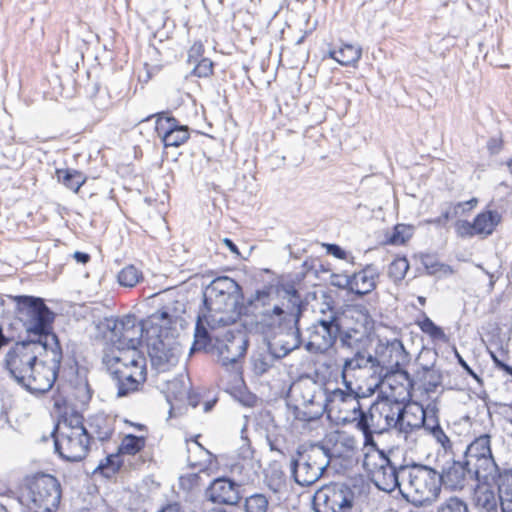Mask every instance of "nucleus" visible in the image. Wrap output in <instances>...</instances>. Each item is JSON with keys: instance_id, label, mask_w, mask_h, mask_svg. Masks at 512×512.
<instances>
[{"instance_id": "1", "label": "nucleus", "mask_w": 512, "mask_h": 512, "mask_svg": "<svg viewBox=\"0 0 512 512\" xmlns=\"http://www.w3.org/2000/svg\"><path fill=\"white\" fill-rule=\"evenodd\" d=\"M19 319L23 323L28 339L16 342L5 356V367L20 384L32 365L50 348L53 332L54 313L41 298L17 296Z\"/></svg>"}, {"instance_id": "2", "label": "nucleus", "mask_w": 512, "mask_h": 512, "mask_svg": "<svg viewBox=\"0 0 512 512\" xmlns=\"http://www.w3.org/2000/svg\"><path fill=\"white\" fill-rule=\"evenodd\" d=\"M244 310L243 294L238 283L230 277L214 279L204 292V307L200 310L192 350L206 347L212 338L219 341L216 330L236 323Z\"/></svg>"}, {"instance_id": "3", "label": "nucleus", "mask_w": 512, "mask_h": 512, "mask_svg": "<svg viewBox=\"0 0 512 512\" xmlns=\"http://www.w3.org/2000/svg\"><path fill=\"white\" fill-rule=\"evenodd\" d=\"M184 304L174 301L148 317L147 351L151 366L157 373L172 370L182 354L178 327H182Z\"/></svg>"}, {"instance_id": "4", "label": "nucleus", "mask_w": 512, "mask_h": 512, "mask_svg": "<svg viewBox=\"0 0 512 512\" xmlns=\"http://www.w3.org/2000/svg\"><path fill=\"white\" fill-rule=\"evenodd\" d=\"M401 495L415 506L430 504L439 495V473L424 465L400 467Z\"/></svg>"}, {"instance_id": "5", "label": "nucleus", "mask_w": 512, "mask_h": 512, "mask_svg": "<svg viewBox=\"0 0 512 512\" xmlns=\"http://www.w3.org/2000/svg\"><path fill=\"white\" fill-rule=\"evenodd\" d=\"M55 450L66 461L76 462L88 453L90 436L78 413L66 415L55 428Z\"/></svg>"}, {"instance_id": "6", "label": "nucleus", "mask_w": 512, "mask_h": 512, "mask_svg": "<svg viewBox=\"0 0 512 512\" xmlns=\"http://www.w3.org/2000/svg\"><path fill=\"white\" fill-rule=\"evenodd\" d=\"M365 497L364 485L331 483L315 492L313 505L316 512H352Z\"/></svg>"}, {"instance_id": "7", "label": "nucleus", "mask_w": 512, "mask_h": 512, "mask_svg": "<svg viewBox=\"0 0 512 512\" xmlns=\"http://www.w3.org/2000/svg\"><path fill=\"white\" fill-rule=\"evenodd\" d=\"M50 345L19 384L31 393L49 391L57 378L62 361V349L58 337H50Z\"/></svg>"}, {"instance_id": "8", "label": "nucleus", "mask_w": 512, "mask_h": 512, "mask_svg": "<svg viewBox=\"0 0 512 512\" xmlns=\"http://www.w3.org/2000/svg\"><path fill=\"white\" fill-rule=\"evenodd\" d=\"M402 403L382 396L369 409L362 413L357 428L364 435V446L375 444L373 433H381L399 422Z\"/></svg>"}, {"instance_id": "9", "label": "nucleus", "mask_w": 512, "mask_h": 512, "mask_svg": "<svg viewBox=\"0 0 512 512\" xmlns=\"http://www.w3.org/2000/svg\"><path fill=\"white\" fill-rule=\"evenodd\" d=\"M255 306L262 308L259 312L257 324L266 335L298 323L299 309L289 303H272V299L267 292H257Z\"/></svg>"}, {"instance_id": "10", "label": "nucleus", "mask_w": 512, "mask_h": 512, "mask_svg": "<svg viewBox=\"0 0 512 512\" xmlns=\"http://www.w3.org/2000/svg\"><path fill=\"white\" fill-rule=\"evenodd\" d=\"M339 340L348 348L364 347L369 342L373 321L368 311L361 306L347 307L338 318Z\"/></svg>"}, {"instance_id": "11", "label": "nucleus", "mask_w": 512, "mask_h": 512, "mask_svg": "<svg viewBox=\"0 0 512 512\" xmlns=\"http://www.w3.org/2000/svg\"><path fill=\"white\" fill-rule=\"evenodd\" d=\"M113 359L112 376L116 381L117 397L137 391L146 379L145 359L137 350H131V354H119Z\"/></svg>"}, {"instance_id": "12", "label": "nucleus", "mask_w": 512, "mask_h": 512, "mask_svg": "<svg viewBox=\"0 0 512 512\" xmlns=\"http://www.w3.org/2000/svg\"><path fill=\"white\" fill-rule=\"evenodd\" d=\"M366 452L363 467L370 475L374 484L385 492H392L401 488L400 468L392 465L389 458L376 447V444L364 446Z\"/></svg>"}, {"instance_id": "13", "label": "nucleus", "mask_w": 512, "mask_h": 512, "mask_svg": "<svg viewBox=\"0 0 512 512\" xmlns=\"http://www.w3.org/2000/svg\"><path fill=\"white\" fill-rule=\"evenodd\" d=\"M465 461L477 481L496 480L499 468L492 455L490 434L480 435L467 446Z\"/></svg>"}, {"instance_id": "14", "label": "nucleus", "mask_w": 512, "mask_h": 512, "mask_svg": "<svg viewBox=\"0 0 512 512\" xmlns=\"http://www.w3.org/2000/svg\"><path fill=\"white\" fill-rule=\"evenodd\" d=\"M329 464L325 450L320 445H313L298 451L292 462V474L297 484L309 486L322 476Z\"/></svg>"}, {"instance_id": "15", "label": "nucleus", "mask_w": 512, "mask_h": 512, "mask_svg": "<svg viewBox=\"0 0 512 512\" xmlns=\"http://www.w3.org/2000/svg\"><path fill=\"white\" fill-rule=\"evenodd\" d=\"M345 389L335 388L331 391L327 390L326 411L330 416H334L337 420L358 424L362 417L358 394L352 387L349 380L343 382Z\"/></svg>"}, {"instance_id": "16", "label": "nucleus", "mask_w": 512, "mask_h": 512, "mask_svg": "<svg viewBox=\"0 0 512 512\" xmlns=\"http://www.w3.org/2000/svg\"><path fill=\"white\" fill-rule=\"evenodd\" d=\"M28 497L31 512H55L61 498L60 484L51 475L36 476L29 485Z\"/></svg>"}, {"instance_id": "17", "label": "nucleus", "mask_w": 512, "mask_h": 512, "mask_svg": "<svg viewBox=\"0 0 512 512\" xmlns=\"http://www.w3.org/2000/svg\"><path fill=\"white\" fill-rule=\"evenodd\" d=\"M294 391H298L296 399V417L303 421L318 419L326 411L327 390L313 381L300 382Z\"/></svg>"}, {"instance_id": "18", "label": "nucleus", "mask_w": 512, "mask_h": 512, "mask_svg": "<svg viewBox=\"0 0 512 512\" xmlns=\"http://www.w3.org/2000/svg\"><path fill=\"white\" fill-rule=\"evenodd\" d=\"M147 321L148 318L139 324L134 317L126 316L115 323L111 341L120 354H131V350H137L143 338L147 343Z\"/></svg>"}, {"instance_id": "19", "label": "nucleus", "mask_w": 512, "mask_h": 512, "mask_svg": "<svg viewBox=\"0 0 512 512\" xmlns=\"http://www.w3.org/2000/svg\"><path fill=\"white\" fill-rule=\"evenodd\" d=\"M337 336H339L338 317L330 314L308 328L306 349L312 353H324L334 345Z\"/></svg>"}, {"instance_id": "20", "label": "nucleus", "mask_w": 512, "mask_h": 512, "mask_svg": "<svg viewBox=\"0 0 512 512\" xmlns=\"http://www.w3.org/2000/svg\"><path fill=\"white\" fill-rule=\"evenodd\" d=\"M376 386L382 396L404 403L411 398L412 382L404 369L384 371L381 377H376Z\"/></svg>"}, {"instance_id": "21", "label": "nucleus", "mask_w": 512, "mask_h": 512, "mask_svg": "<svg viewBox=\"0 0 512 512\" xmlns=\"http://www.w3.org/2000/svg\"><path fill=\"white\" fill-rule=\"evenodd\" d=\"M381 377L384 371L403 369L410 362V355L400 340L394 339L378 347L376 351Z\"/></svg>"}, {"instance_id": "22", "label": "nucleus", "mask_w": 512, "mask_h": 512, "mask_svg": "<svg viewBox=\"0 0 512 512\" xmlns=\"http://www.w3.org/2000/svg\"><path fill=\"white\" fill-rule=\"evenodd\" d=\"M268 340V348L274 358H283L301 344L297 325L289 326L272 333Z\"/></svg>"}, {"instance_id": "23", "label": "nucleus", "mask_w": 512, "mask_h": 512, "mask_svg": "<svg viewBox=\"0 0 512 512\" xmlns=\"http://www.w3.org/2000/svg\"><path fill=\"white\" fill-rule=\"evenodd\" d=\"M320 447L325 450L330 460L332 457L350 456L357 448V441L346 431L334 430L326 434Z\"/></svg>"}, {"instance_id": "24", "label": "nucleus", "mask_w": 512, "mask_h": 512, "mask_svg": "<svg viewBox=\"0 0 512 512\" xmlns=\"http://www.w3.org/2000/svg\"><path fill=\"white\" fill-rule=\"evenodd\" d=\"M247 349V339L243 332L237 331L233 333L228 331L224 339L219 341V356L223 366H228L237 362Z\"/></svg>"}, {"instance_id": "25", "label": "nucleus", "mask_w": 512, "mask_h": 512, "mask_svg": "<svg viewBox=\"0 0 512 512\" xmlns=\"http://www.w3.org/2000/svg\"><path fill=\"white\" fill-rule=\"evenodd\" d=\"M155 129L166 147H178L189 138L188 127L179 125L172 117L159 116Z\"/></svg>"}, {"instance_id": "26", "label": "nucleus", "mask_w": 512, "mask_h": 512, "mask_svg": "<svg viewBox=\"0 0 512 512\" xmlns=\"http://www.w3.org/2000/svg\"><path fill=\"white\" fill-rule=\"evenodd\" d=\"M188 465L197 469L200 473L211 475L218 471L219 464L216 456L205 449L197 440H191L187 444Z\"/></svg>"}, {"instance_id": "27", "label": "nucleus", "mask_w": 512, "mask_h": 512, "mask_svg": "<svg viewBox=\"0 0 512 512\" xmlns=\"http://www.w3.org/2000/svg\"><path fill=\"white\" fill-rule=\"evenodd\" d=\"M439 478L440 484L443 483L452 490H458L464 488L470 480L475 479V474L466 465V461H453L442 470Z\"/></svg>"}, {"instance_id": "28", "label": "nucleus", "mask_w": 512, "mask_h": 512, "mask_svg": "<svg viewBox=\"0 0 512 512\" xmlns=\"http://www.w3.org/2000/svg\"><path fill=\"white\" fill-rule=\"evenodd\" d=\"M355 370H367L372 377H379L380 368L377 356H373L364 350H359L353 357L346 359L341 372L343 382H346L348 380L347 377Z\"/></svg>"}, {"instance_id": "29", "label": "nucleus", "mask_w": 512, "mask_h": 512, "mask_svg": "<svg viewBox=\"0 0 512 512\" xmlns=\"http://www.w3.org/2000/svg\"><path fill=\"white\" fill-rule=\"evenodd\" d=\"M208 495L211 501L226 505H235L240 499L236 484L226 478L214 480L209 487Z\"/></svg>"}, {"instance_id": "30", "label": "nucleus", "mask_w": 512, "mask_h": 512, "mask_svg": "<svg viewBox=\"0 0 512 512\" xmlns=\"http://www.w3.org/2000/svg\"><path fill=\"white\" fill-rule=\"evenodd\" d=\"M378 277V270L374 266L368 265L363 270L347 277L346 286L356 294L365 295L375 289Z\"/></svg>"}, {"instance_id": "31", "label": "nucleus", "mask_w": 512, "mask_h": 512, "mask_svg": "<svg viewBox=\"0 0 512 512\" xmlns=\"http://www.w3.org/2000/svg\"><path fill=\"white\" fill-rule=\"evenodd\" d=\"M399 422L397 426L400 431L408 429H426L428 423L427 414L424 408L418 404L401 405Z\"/></svg>"}, {"instance_id": "32", "label": "nucleus", "mask_w": 512, "mask_h": 512, "mask_svg": "<svg viewBox=\"0 0 512 512\" xmlns=\"http://www.w3.org/2000/svg\"><path fill=\"white\" fill-rule=\"evenodd\" d=\"M478 482L473 498L475 506L486 512H496L499 498L495 495L491 483L497 484V481Z\"/></svg>"}, {"instance_id": "33", "label": "nucleus", "mask_w": 512, "mask_h": 512, "mask_svg": "<svg viewBox=\"0 0 512 512\" xmlns=\"http://www.w3.org/2000/svg\"><path fill=\"white\" fill-rule=\"evenodd\" d=\"M362 56V48L357 45L344 43L338 49H330L328 57L342 66L355 67Z\"/></svg>"}, {"instance_id": "34", "label": "nucleus", "mask_w": 512, "mask_h": 512, "mask_svg": "<svg viewBox=\"0 0 512 512\" xmlns=\"http://www.w3.org/2000/svg\"><path fill=\"white\" fill-rule=\"evenodd\" d=\"M496 481L502 512H512V472L498 473Z\"/></svg>"}, {"instance_id": "35", "label": "nucleus", "mask_w": 512, "mask_h": 512, "mask_svg": "<svg viewBox=\"0 0 512 512\" xmlns=\"http://www.w3.org/2000/svg\"><path fill=\"white\" fill-rule=\"evenodd\" d=\"M501 216L497 211H485L476 216L474 219V228L477 235H490L500 223Z\"/></svg>"}, {"instance_id": "36", "label": "nucleus", "mask_w": 512, "mask_h": 512, "mask_svg": "<svg viewBox=\"0 0 512 512\" xmlns=\"http://www.w3.org/2000/svg\"><path fill=\"white\" fill-rule=\"evenodd\" d=\"M56 174L58 180L74 192H77L86 181L82 173L75 170L60 169L56 171Z\"/></svg>"}, {"instance_id": "37", "label": "nucleus", "mask_w": 512, "mask_h": 512, "mask_svg": "<svg viewBox=\"0 0 512 512\" xmlns=\"http://www.w3.org/2000/svg\"><path fill=\"white\" fill-rule=\"evenodd\" d=\"M118 282L124 287H134L142 279V272L134 265L125 266L117 275Z\"/></svg>"}, {"instance_id": "38", "label": "nucleus", "mask_w": 512, "mask_h": 512, "mask_svg": "<svg viewBox=\"0 0 512 512\" xmlns=\"http://www.w3.org/2000/svg\"><path fill=\"white\" fill-rule=\"evenodd\" d=\"M146 439L144 436L126 435L119 446L121 454L135 455L145 447Z\"/></svg>"}, {"instance_id": "39", "label": "nucleus", "mask_w": 512, "mask_h": 512, "mask_svg": "<svg viewBox=\"0 0 512 512\" xmlns=\"http://www.w3.org/2000/svg\"><path fill=\"white\" fill-rule=\"evenodd\" d=\"M253 452L251 451L249 446H245L243 448V460L242 463H237L233 467V471H238L239 473H244V477L249 479L253 473H255V469L258 465L257 461L253 459Z\"/></svg>"}, {"instance_id": "40", "label": "nucleus", "mask_w": 512, "mask_h": 512, "mask_svg": "<svg viewBox=\"0 0 512 512\" xmlns=\"http://www.w3.org/2000/svg\"><path fill=\"white\" fill-rule=\"evenodd\" d=\"M421 331L431 337L433 340L447 342L448 337L444 330L437 326L429 317L425 316L423 320L418 322Z\"/></svg>"}, {"instance_id": "41", "label": "nucleus", "mask_w": 512, "mask_h": 512, "mask_svg": "<svg viewBox=\"0 0 512 512\" xmlns=\"http://www.w3.org/2000/svg\"><path fill=\"white\" fill-rule=\"evenodd\" d=\"M434 424L430 425V420H428V423L426 425V436L431 435L435 441L441 445V447L448 451L451 449V441L448 438V436L445 434L441 426L439 425L437 420H433Z\"/></svg>"}, {"instance_id": "42", "label": "nucleus", "mask_w": 512, "mask_h": 512, "mask_svg": "<svg viewBox=\"0 0 512 512\" xmlns=\"http://www.w3.org/2000/svg\"><path fill=\"white\" fill-rule=\"evenodd\" d=\"M436 512H470V508L463 499L452 496L441 502Z\"/></svg>"}, {"instance_id": "43", "label": "nucleus", "mask_w": 512, "mask_h": 512, "mask_svg": "<svg viewBox=\"0 0 512 512\" xmlns=\"http://www.w3.org/2000/svg\"><path fill=\"white\" fill-rule=\"evenodd\" d=\"M188 392V387L184 382L178 378L173 379L167 383L166 397L168 402L172 400H182Z\"/></svg>"}, {"instance_id": "44", "label": "nucleus", "mask_w": 512, "mask_h": 512, "mask_svg": "<svg viewBox=\"0 0 512 512\" xmlns=\"http://www.w3.org/2000/svg\"><path fill=\"white\" fill-rule=\"evenodd\" d=\"M268 507V499L263 494H254L245 500V512H268Z\"/></svg>"}, {"instance_id": "45", "label": "nucleus", "mask_w": 512, "mask_h": 512, "mask_svg": "<svg viewBox=\"0 0 512 512\" xmlns=\"http://www.w3.org/2000/svg\"><path fill=\"white\" fill-rule=\"evenodd\" d=\"M409 270V262L404 257L396 258L388 268L389 276L395 281L402 280Z\"/></svg>"}, {"instance_id": "46", "label": "nucleus", "mask_w": 512, "mask_h": 512, "mask_svg": "<svg viewBox=\"0 0 512 512\" xmlns=\"http://www.w3.org/2000/svg\"><path fill=\"white\" fill-rule=\"evenodd\" d=\"M401 432L404 433L405 443L410 449H416L419 445L424 443L427 437L426 431L423 428L408 429Z\"/></svg>"}, {"instance_id": "47", "label": "nucleus", "mask_w": 512, "mask_h": 512, "mask_svg": "<svg viewBox=\"0 0 512 512\" xmlns=\"http://www.w3.org/2000/svg\"><path fill=\"white\" fill-rule=\"evenodd\" d=\"M412 236V228L404 224L395 226L392 235L388 238V243L392 245L404 244Z\"/></svg>"}, {"instance_id": "48", "label": "nucleus", "mask_w": 512, "mask_h": 512, "mask_svg": "<svg viewBox=\"0 0 512 512\" xmlns=\"http://www.w3.org/2000/svg\"><path fill=\"white\" fill-rule=\"evenodd\" d=\"M193 74L197 77H208L212 74L213 63L208 58H201V60L193 63Z\"/></svg>"}, {"instance_id": "49", "label": "nucleus", "mask_w": 512, "mask_h": 512, "mask_svg": "<svg viewBox=\"0 0 512 512\" xmlns=\"http://www.w3.org/2000/svg\"><path fill=\"white\" fill-rule=\"evenodd\" d=\"M268 487L275 493L282 491L285 488V477L282 472L275 471L273 475L267 480Z\"/></svg>"}, {"instance_id": "50", "label": "nucleus", "mask_w": 512, "mask_h": 512, "mask_svg": "<svg viewBox=\"0 0 512 512\" xmlns=\"http://www.w3.org/2000/svg\"><path fill=\"white\" fill-rule=\"evenodd\" d=\"M455 229L457 234L461 237H472L477 235L473 222L471 223L469 221L459 220L455 224Z\"/></svg>"}, {"instance_id": "51", "label": "nucleus", "mask_w": 512, "mask_h": 512, "mask_svg": "<svg viewBox=\"0 0 512 512\" xmlns=\"http://www.w3.org/2000/svg\"><path fill=\"white\" fill-rule=\"evenodd\" d=\"M457 215H454V210H453V206L449 207L448 209H446L442 214L441 216L437 217V218H434V219H428V220H425L424 223L425 224H433V225H437V226H445L447 224V222L453 218V217H456Z\"/></svg>"}, {"instance_id": "52", "label": "nucleus", "mask_w": 512, "mask_h": 512, "mask_svg": "<svg viewBox=\"0 0 512 512\" xmlns=\"http://www.w3.org/2000/svg\"><path fill=\"white\" fill-rule=\"evenodd\" d=\"M204 48L201 42H195L188 51V62L193 64L201 60Z\"/></svg>"}, {"instance_id": "53", "label": "nucleus", "mask_w": 512, "mask_h": 512, "mask_svg": "<svg viewBox=\"0 0 512 512\" xmlns=\"http://www.w3.org/2000/svg\"><path fill=\"white\" fill-rule=\"evenodd\" d=\"M159 66L154 65L150 66L145 64L143 69H141L138 73V79L142 82H148L152 76L159 71Z\"/></svg>"}, {"instance_id": "54", "label": "nucleus", "mask_w": 512, "mask_h": 512, "mask_svg": "<svg viewBox=\"0 0 512 512\" xmlns=\"http://www.w3.org/2000/svg\"><path fill=\"white\" fill-rule=\"evenodd\" d=\"M270 366V362L266 359V357L262 355L255 357L253 360V368L257 374L265 373L270 368Z\"/></svg>"}, {"instance_id": "55", "label": "nucleus", "mask_w": 512, "mask_h": 512, "mask_svg": "<svg viewBox=\"0 0 512 512\" xmlns=\"http://www.w3.org/2000/svg\"><path fill=\"white\" fill-rule=\"evenodd\" d=\"M326 252L335 258L345 260L347 259V252L336 244H325Z\"/></svg>"}, {"instance_id": "56", "label": "nucleus", "mask_w": 512, "mask_h": 512, "mask_svg": "<svg viewBox=\"0 0 512 512\" xmlns=\"http://www.w3.org/2000/svg\"><path fill=\"white\" fill-rule=\"evenodd\" d=\"M199 475L197 473L187 474L185 476L180 477V483L185 488H192L195 485H198Z\"/></svg>"}, {"instance_id": "57", "label": "nucleus", "mask_w": 512, "mask_h": 512, "mask_svg": "<svg viewBox=\"0 0 512 512\" xmlns=\"http://www.w3.org/2000/svg\"><path fill=\"white\" fill-rule=\"evenodd\" d=\"M455 356L458 360V363L466 370V372L471 375L478 383H481V378L470 368V366L457 351H455Z\"/></svg>"}, {"instance_id": "58", "label": "nucleus", "mask_w": 512, "mask_h": 512, "mask_svg": "<svg viewBox=\"0 0 512 512\" xmlns=\"http://www.w3.org/2000/svg\"><path fill=\"white\" fill-rule=\"evenodd\" d=\"M477 203H478L477 199L473 198L467 202L458 203V204L454 205L453 206L454 215H459V210L464 209L465 206H469V209H472L473 207H475L477 205Z\"/></svg>"}, {"instance_id": "59", "label": "nucleus", "mask_w": 512, "mask_h": 512, "mask_svg": "<svg viewBox=\"0 0 512 512\" xmlns=\"http://www.w3.org/2000/svg\"><path fill=\"white\" fill-rule=\"evenodd\" d=\"M73 258L78 262V263H81V264H86L89 259H90V256L87 254V253H83V252H75L73 254Z\"/></svg>"}, {"instance_id": "60", "label": "nucleus", "mask_w": 512, "mask_h": 512, "mask_svg": "<svg viewBox=\"0 0 512 512\" xmlns=\"http://www.w3.org/2000/svg\"><path fill=\"white\" fill-rule=\"evenodd\" d=\"M223 243L233 254H235L236 256H240V252L237 246L229 238H224Z\"/></svg>"}, {"instance_id": "61", "label": "nucleus", "mask_w": 512, "mask_h": 512, "mask_svg": "<svg viewBox=\"0 0 512 512\" xmlns=\"http://www.w3.org/2000/svg\"><path fill=\"white\" fill-rule=\"evenodd\" d=\"M490 355H491V357H492V359H493L494 363H495L498 367L503 368L504 370H506V371H508L509 373H511V374H512V368H511V367H509V366L505 365L503 362H501V361L496 357V355H495L493 352H490Z\"/></svg>"}, {"instance_id": "62", "label": "nucleus", "mask_w": 512, "mask_h": 512, "mask_svg": "<svg viewBox=\"0 0 512 512\" xmlns=\"http://www.w3.org/2000/svg\"><path fill=\"white\" fill-rule=\"evenodd\" d=\"M490 355H491V357H492V359H493L494 363H495L498 367L503 368L504 370H506V371H508L509 373H511V374H512V368H511V367H509V366L505 365L503 362H501V361L496 357V355H495L493 352H490Z\"/></svg>"}, {"instance_id": "63", "label": "nucleus", "mask_w": 512, "mask_h": 512, "mask_svg": "<svg viewBox=\"0 0 512 512\" xmlns=\"http://www.w3.org/2000/svg\"><path fill=\"white\" fill-rule=\"evenodd\" d=\"M490 355H491V357H492V359H493L494 363H495L498 367L503 368L504 370H506V371H508L509 373H511V374H512V368H511V367H509V366L505 365L503 362H501V361L496 357V355H495L493 352H490Z\"/></svg>"}, {"instance_id": "64", "label": "nucleus", "mask_w": 512, "mask_h": 512, "mask_svg": "<svg viewBox=\"0 0 512 512\" xmlns=\"http://www.w3.org/2000/svg\"><path fill=\"white\" fill-rule=\"evenodd\" d=\"M8 342L9 339L3 335L2 330L0 329V349L6 346Z\"/></svg>"}]
</instances>
